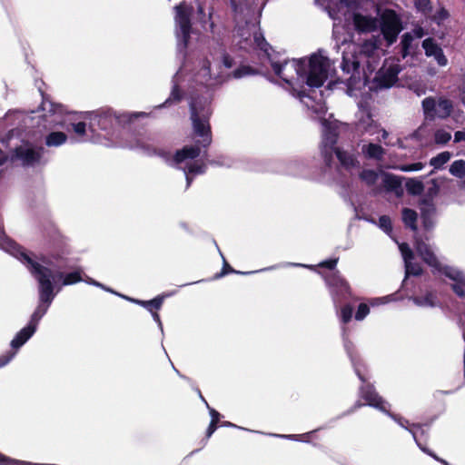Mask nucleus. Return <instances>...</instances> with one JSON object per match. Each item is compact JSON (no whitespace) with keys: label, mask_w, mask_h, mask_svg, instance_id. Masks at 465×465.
<instances>
[{"label":"nucleus","mask_w":465,"mask_h":465,"mask_svg":"<svg viewBox=\"0 0 465 465\" xmlns=\"http://www.w3.org/2000/svg\"><path fill=\"white\" fill-rule=\"evenodd\" d=\"M293 96H297L309 109L314 113L324 111L323 93L322 89H289Z\"/></svg>","instance_id":"obj_10"},{"label":"nucleus","mask_w":465,"mask_h":465,"mask_svg":"<svg viewBox=\"0 0 465 465\" xmlns=\"http://www.w3.org/2000/svg\"><path fill=\"white\" fill-rule=\"evenodd\" d=\"M322 275L335 304L346 302L352 297L350 283L339 271L322 273Z\"/></svg>","instance_id":"obj_6"},{"label":"nucleus","mask_w":465,"mask_h":465,"mask_svg":"<svg viewBox=\"0 0 465 465\" xmlns=\"http://www.w3.org/2000/svg\"><path fill=\"white\" fill-rule=\"evenodd\" d=\"M184 96L183 89H172L171 95L160 107H166L173 104L180 103Z\"/></svg>","instance_id":"obj_34"},{"label":"nucleus","mask_w":465,"mask_h":465,"mask_svg":"<svg viewBox=\"0 0 465 465\" xmlns=\"http://www.w3.org/2000/svg\"><path fill=\"white\" fill-rule=\"evenodd\" d=\"M415 249L425 263L430 267L440 270V262L428 243L421 239L416 240Z\"/></svg>","instance_id":"obj_16"},{"label":"nucleus","mask_w":465,"mask_h":465,"mask_svg":"<svg viewBox=\"0 0 465 465\" xmlns=\"http://www.w3.org/2000/svg\"><path fill=\"white\" fill-rule=\"evenodd\" d=\"M206 172V165L204 163H191L187 165L185 170L186 173L190 174H203Z\"/></svg>","instance_id":"obj_43"},{"label":"nucleus","mask_w":465,"mask_h":465,"mask_svg":"<svg viewBox=\"0 0 465 465\" xmlns=\"http://www.w3.org/2000/svg\"><path fill=\"white\" fill-rule=\"evenodd\" d=\"M370 312V307L366 303H361L355 313V320L362 321Z\"/></svg>","instance_id":"obj_46"},{"label":"nucleus","mask_w":465,"mask_h":465,"mask_svg":"<svg viewBox=\"0 0 465 465\" xmlns=\"http://www.w3.org/2000/svg\"><path fill=\"white\" fill-rule=\"evenodd\" d=\"M272 67L275 74L291 86L294 81L307 87H323L328 80L330 82L325 87H332L339 83L334 62L324 55L322 50L284 63L274 62Z\"/></svg>","instance_id":"obj_1"},{"label":"nucleus","mask_w":465,"mask_h":465,"mask_svg":"<svg viewBox=\"0 0 465 465\" xmlns=\"http://www.w3.org/2000/svg\"><path fill=\"white\" fill-rule=\"evenodd\" d=\"M398 422L401 427L405 428L407 430H409L412 434L417 445L423 452L430 455L436 460L443 463L444 465H449L446 460L438 458L436 456V454L427 447L428 433L425 430L422 429V424H420V423L410 424L408 420L401 419V418L399 419Z\"/></svg>","instance_id":"obj_11"},{"label":"nucleus","mask_w":465,"mask_h":465,"mask_svg":"<svg viewBox=\"0 0 465 465\" xmlns=\"http://www.w3.org/2000/svg\"><path fill=\"white\" fill-rule=\"evenodd\" d=\"M400 72L401 67L398 64L381 67L375 75V81L378 83L376 87H393L398 81Z\"/></svg>","instance_id":"obj_13"},{"label":"nucleus","mask_w":465,"mask_h":465,"mask_svg":"<svg viewBox=\"0 0 465 465\" xmlns=\"http://www.w3.org/2000/svg\"><path fill=\"white\" fill-rule=\"evenodd\" d=\"M7 161L6 153L0 148V166Z\"/></svg>","instance_id":"obj_64"},{"label":"nucleus","mask_w":465,"mask_h":465,"mask_svg":"<svg viewBox=\"0 0 465 465\" xmlns=\"http://www.w3.org/2000/svg\"><path fill=\"white\" fill-rule=\"evenodd\" d=\"M335 155L341 165L346 169L353 168L359 165V161L355 155L341 148L335 149Z\"/></svg>","instance_id":"obj_21"},{"label":"nucleus","mask_w":465,"mask_h":465,"mask_svg":"<svg viewBox=\"0 0 465 465\" xmlns=\"http://www.w3.org/2000/svg\"><path fill=\"white\" fill-rule=\"evenodd\" d=\"M0 465H54V464H41V463H31L27 461H22L15 459H11L0 452Z\"/></svg>","instance_id":"obj_36"},{"label":"nucleus","mask_w":465,"mask_h":465,"mask_svg":"<svg viewBox=\"0 0 465 465\" xmlns=\"http://www.w3.org/2000/svg\"><path fill=\"white\" fill-rule=\"evenodd\" d=\"M353 314V307L351 304H345L341 308V321L346 324L351 322Z\"/></svg>","instance_id":"obj_41"},{"label":"nucleus","mask_w":465,"mask_h":465,"mask_svg":"<svg viewBox=\"0 0 465 465\" xmlns=\"http://www.w3.org/2000/svg\"><path fill=\"white\" fill-rule=\"evenodd\" d=\"M335 153V149L322 148V155L326 166L331 167L333 162L332 154Z\"/></svg>","instance_id":"obj_45"},{"label":"nucleus","mask_w":465,"mask_h":465,"mask_svg":"<svg viewBox=\"0 0 465 465\" xmlns=\"http://www.w3.org/2000/svg\"><path fill=\"white\" fill-rule=\"evenodd\" d=\"M400 250L401 252L404 262L411 261L413 259L414 254L409 245L405 242L400 245Z\"/></svg>","instance_id":"obj_49"},{"label":"nucleus","mask_w":465,"mask_h":465,"mask_svg":"<svg viewBox=\"0 0 465 465\" xmlns=\"http://www.w3.org/2000/svg\"><path fill=\"white\" fill-rule=\"evenodd\" d=\"M360 178L368 185H374L378 180V173L374 170L365 169L361 172Z\"/></svg>","instance_id":"obj_35"},{"label":"nucleus","mask_w":465,"mask_h":465,"mask_svg":"<svg viewBox=\"0 0 465 465\" xmlns=\"http://www.w3.org/2000/svg\"><path fill=\"white\" fill-rule=\"evenodd\" d=\"M47 252L37 256V259L47 268L68 270L73 269L70 265L68 255L71 249L68 245L67 239L57 229L53 228L48 232L47 235Z\"/></svg>","instance_id":"obj_2"},{"label":"nucleus","mask_w":465,"mask_h":465,"mask_svg":"<svg viewBox=\"0 0 465 465\" xmlns=\"http://www.w3.org/2000/svg\"><path fill=\"white\" fill-rule=\"evenodd\" d=\"M451 157V153L448 151L440 153L436 156L432 157L430 160V164L434 167V169H440L445 163H447Z\"/></svg>","instance_id":"obj_32"},{"label":"nucleus","mask_w":465,"mask_h":465,"mask_svg":"<svg viewBox=\"0 0 465 465\" xmlns=\"http://www.w3.org/2000/svg\"><path fill=\"white\" fill-rule=\"evenodd\" d=\"M229 273H239V274H248L249 272H238L236 270H234L228 262L227 261L223 258V268L221 270L220 272L216 273L215 276H214V279H219L221 277H223Z\"/></svg>","instance_id":"obj_40"},{"label":"nucleus","mask_w":465,"mask_h":465,"mask_svg":"<svg viewBox=\"0 0 465 465\" xmlns=\"http://www.w3.org/2000/svg\"><path fill=\"white\" fill-rule=\"evenodd\" d=\"M13 355L14 354H8V355L0 357V368L5 366L10 361V359L12 358Z\"/></svg>","instance_id":"obj_63"},{"label":"nucleus","mask_w":465,"mask_h":465,"mask_svg":"<svg viewBox=\"0 0 465 465\" xmlns=\"http://www.w3.org/2000/svg\"><path fill=\"white\" fill-rule=\"evenodd\" d=\"M380 28L388 46L395 43L402 30L401 21L398 14L392 9H386L381 15Z\"/></svg>","instance_id":"obj_8"},{"label":"nucleus","mask_w":465,"mask_h":465,"mask_svg":"<svg viewBox=\"0 0 465 465\" xmlns=\"http://www.w3.org/2000/svg\"><path fill=\"white\" fill-rule=\"evenodd\" d=\"M405 188L411 195H420L424 191V184L421 181L415 178H409L406 181Z\"/></svg>","instance_id":"obj_29"},{"label":"nucleus","mask_w":465,"mask_h":465,"mask_svg":"<svg viewBox=\"0 0 465 465\" xmlns=\"http://www.w3.org/2000/svg\"><path fill=\"white\" fill-rule=\"evenodd\" d=\"M218 425L217 423H214V422H210L207 430H206V433H205V441H207V440L209 438H211V436L214 433V431L217 430L218 428Z\"/></svg>","instance_id":"obj_58"},{"label":"nucleus","mask_w":465,"mask_h":465,"mask_svg":"<svg viewBox=\"0 0 465 465\" xmlns=\"http://www.w3.org/2000/svg\"><path fill=\"white\" fill-rule=\"evenodd\" d=\"M82 114L84 119L90 121L91 129L99 128L104 131L110 130L116 124L124 126L134 123L139 118L148 116V114L144 112H124L117 114L110 108H100L95 111L84 112Z\"/></svg>","instance_id":"obj_4"},{"label":"nucleus","mask_w":465,"mask_h":465,"mask_svg":"<svg viewBox=\"0 0 465 465\" xmlns=\"http://www.w3.org/2000/svg\"><path fill=\"white\" fill-rule=\"evenodd\" d=\"M369 100H371V94L370 93H367L361 99V101L359 102L358 105H359L360 109L362 110L363 112H365L367 114V116L369 118H371V107H370Z\"/></svg>","instance_id":"obj_42"},{"label":"nucleus","mask_w":465,"mask_h":465,"mask_svg":"<svg viewBox=\"0 0 465 465\" xmlns=\"http://www.w3.org/2000/svg\"><path fill=\"white\" fill-rule=\"evenodd\" d=\"M414 5L419 12L424 15H428L432 11L430 0H414Z\"/></svg>","instance_id":"obj_39"},{"label":"nucleus","mask_w":465,"mask_h":465,"mask_svg":"<svg viewBox=\"0 0 465 465\" xmlns=\"http://www.w3.org/2000/svg\"><path fill=\"white\" fill-rule=\"evenodd\" d=\"M462 141H465V129L457 131L454 134V142L455 143H460Z\"/></svg>","instance_id":"obj_62"},{"label":"nucleus","mask_w":465,"mask_h":465,"mask_svg":"<svg viewBox=\"0 0 465 465\" xmlns=\"http://www.w3.org/2000/svg\"><path fill=\"white\" fill-rule=\"evenodd\" d=\"M45 149L40 146L34 148L28 145H20L15 148L14 157L22 162L23 166H35L40 163Z\"/></svg>","instance_id":"obj_12"},{"label":"nucleus","mask_w":465,"mask_h":465,"mask_svg":"<svg viewBox=\"0 0 465 465\" xmlns=\"http://www.w3.org/2000/svg\"><path fill=\"white\" fill-rule=\"evenodd\" d=\"M36 329L30 324H27L25 327H24L22 330H20L15 338L11 341V347L14 351H7L6 353L1 355L0 357L8 355V354H14L10 361L14 358L15 355V351L18 350L20 347H22L35 332Z\"/></svg>","instance_id":"obj_17"},{"label":"nucleus","mask_w":465,"mask_h":465,"mask_svg":"<svg viewBox=\"0 0 465 465\" xmlns=\"http://www.w3.org/2000/svg\"><path fill=\"white\" fill-rule=\"evenodd\" d=\"M253 38H254L255 44L262 51H263V52L268 51L270 45L262 34H255Z\"/></svg>","instance_id":"obj_47"},{"label":"nucleus","mask_w":465,"mask_h":465,"mask_svg":"<svg viewBox=\"0 0 465 465\" xmlns=\"http://www.w3.org/2000/svg\"><path fill=\"white\" fill-rule=\"evenodd\" d=\"M383 185L388 192H393L398 197L402 196L403 189L401 187V179L392 174V173H385L383 177Z\"/></svg>","instance_id":"obj_20"},{"label":"nucleus","mask_w":465,"mask_h":465,"mask_svg":"<svg viewBox=\"0 0 465 465\" xmlns=\"http://www.w3.org/2000/svg\"><path fill=\"white\" fill-rule=\"evenodd\" d=\"M282 438H288L294 440H303L308 441L307 438L309 437V434H292V435H281Z\"/></svg>","instance_id":"obj_56"},{"label":"nucleus","mask_w":465,"mask_h":465,"mask_svg":"<svg viewBox=\"0 0 465 465\" xmlns=\"http://www.w3.org/2000/svg\"><path fill=\"white\" fill-rule=\"evenodd\" d=\"M223 64L226 68H231L233 65V59L228 54H223Z\"/></svg>","instance_id":"obj_60"},{"label":"nucleus","mask_w":465,"mask_h":465,"mask_svg":"<svg viewBox=\"0 0 465 465\" xmlns=\"http://www.w3.org/2000/svg\"><path fill=\"white\" fill-rule=\"evenodd\" d=\"M193 5L185 1L174 6L175 35L185 48L189 45L193 32Z\"/></svg>","instance_id":"obj_5"},{"label":"nucleus","mask_w":465,"mask_h":465,"mask_svg":"<svg viewBox=\"0 0 465 465\" xmlns=\"http://www.w3.org/2000/svg\"><path fill=\"white\" fill-rule=\"evenodd\" d=\"M258 73V71L251 65L242 64L235 70H233L231 74H228V77L233 79H241L248 76L254 75Z\"/></svg>","instance_id":"obj_25"},{"label":"nucleus","mask_w":465,"mask_h":465,"mask_svg":"<svg viewBox=\"0 0 465 465\" xmlns=\"http://www.w3.org/2000/svg\"><path fill=\"white\" fill-rule=\"evenodd\" d=\"M379 226L386 232L390 233L392 232L391 220L388 215H381L379 218Z\"/></svg>","instance_id":"obj_44"},{"label":"nucleus","mask_w":465,"mask_h":465,"mask_svg":"<svg viewBox=\"0 0 465 465\" xmlns=\"http://www.w3.org/2000/svg\"><path fill=\"white\" fill-rule=\"evenodd\" d=\"M406 277L410 275L420 276L422 274L423 270L421 266L417 262H411V261L405 262Z\"/></svg>","instance_id":"obj_37"},{"label":"nucleus","mask_w":465,"mask_h":465,"mask_svg":"<svg viewBox=\"0 0 465 465\" xmlns=\"http://www.w3.org/2000/svg\"><path fill=\"white\" fill-rule=\"evenodd\" d=\"M420 205H423L422 208H435L433 203V198L426 195L423 199L420 202Z\"/></svg>","instance_id":"obj_57"},{"label":"nucleus","mask_w":465,"mask_h":465,"mask_svg":"<svg viewBox=\"0 0 465 465\" xmlns=\"http://www.w3.org/2000/svg\"><path fill=\"white\" fill-rule=\"evenodd\" d=\"M362 152L367 158L378 161L381 160L383 155L385 154V150L382 148L381 145L372 143L364 145L362 148Z\"/></svg>","instance_id":"obj_23"},{"label":"nucleus","mask_w":465,"mask_h":465,"mask_svg":"<svg viewBox=\"0 0 465 465\" xmlns=\"http://www.w3.org/2000/svg\"><path fill=\"white\" fill-rule=\"evenodd\" d=\"M451 139L450 133L443 130L438 129L434 133V141L437 144H446Z\"/></svg>","instance_id":"obj_38"},{"label":"nucleus","mask_w":465,"mask_h":465,"mask_svg":"<svg viewBox=\"0 0 465 465\" xmlns=\"http://www.w3.org/2000/svg\"><path fill=\"white\" fill-rule=\"evenodd\" d=\"M413 35L411 33H405L401 36V54L402 58H406L407 56L413 54L415 50L418 48V45H413Z\"/></svg>","instance_id":"obj_22"},{"label":"nucleus","mask_w":465,"mask_h":465,"mask_svg":"<svg viewBox=\"0 0 465 465\" xmlns=\"http://www.w3.org/2000/svg\"><path fill=\"white\" fill-rule=\"evenodd\" d=\"M421 218L425 227L430 223V217L433 214L435 208H421Z\"/></svg>","instance_id":"obj_48"},{"label":"nucleus","mask_w":465,"mask_h":465,"mask_svg":"<svg viewBox=\"0 0 465 465\" xmlns=\"http://www.w3.org/2000/svg\"><path fill=\"white\" fill-rule=\"evenodd\" d=\"M413 302L419 306L434 307L436 305L437 297L432 292H428L423 296L413 297Z\"/></svg>","instance_id":"obj_31"},{"label":"nucleus","mask_w":465,"mask_h":465,"mask_svg":"<svg viewBox=\"0 0 465 465\" xmlns=\"http://www.w3.org/2000/svg\"><path fill=\"white\" fill-rule=\"evenodd\" d=\"M64 270L52 269L51 282L62 280V284L72 285L83 281V270L80 267L75 268L73 272L64 273Z\"/></svg>","instance_id":"obj_15"},{"label":"nucleus","mask_w":465,"mask_h":465,"mask_svg":"<svg viewBox=\"0 0 465 465\" xmlns=\"http://www.w3.org/2000/svg\"><path fill=\"white\" fill-rule=\"evenodd\" d=\"M424 163L421 162L409 163V164H403L400 167V169L402 172H414V171H420L423 169Z\"/></svg>","instance_id":"obj_50"},{"label":"nucleus","mask_w":465,"mask_h":465,"mask_svg":"<svg viewBox=\"0 0 465 465\" xmlns=\"http://www.w3.org/2000/svg\"><path fill=\"white\" fill-rule=\"evenodd\" d=\"M201 144L195 142L193 145H186L182 149L177 150L173 155V161L176 163H181L186 159H195L201 154Z\"/></svg>","instance_id":"obj_19"},{"label":"nucleus","mask_w":465,"mask_h":465,"mask_svg":"<svg viewBox=\"0 0 465 465\" xmlns=\"http://www.w3.org/2000/svg\"><path fill=\"white\" fill-rule=\"evenodd\" d=\"M355 372L361 381L363 382L359 388L360 398L365 401V404L389 414L390 404L379 395L373 384L367 382L366 377L358 368L355 369Z\"/></svg>","instance_id":"obj_7"},{"label":"nucleus","mask_w":465,"mask_h":465,"mask_svg":"<svg viewBox=\"0 0 465 465\" xmlns=\"http://www.w3.org/2000/svg\"><path fill=\"white\" fill-rule=\"evenodd\" d=\"M450 173L458 178H463L465 176V161L456 160L450 166Z\"/></svg>","instance_id":"obj_33"},{"label":"nucleus","mask_w":465,"mask_h":465,"mask_svg":"<svg viewBox=\"0 0 465 465\" xmlns=\"http://www.w3.org/2000/svg\"><path fill=\"white\" fill-rule=\"evenodd\" d=\"M422 108L426 118L433 120L435 117L445 119L452 112V103L446 98H440L438 102L433 97H427L422 101Z\"/></svg>","instance_id":"obj_9"},{"label":"nucleus","mask_w":465,"mask_h":465,"mask_svg":"<svg viewBox=\"0 0 465 465\" xmlns=\"http://www.w3.org/2000/svg\"><path fill=\"white\" fill-rule=\"evenodd\" d=\"M431 186L427 191V195L430 197L436 196L440 192V186L435 179L431 180Z\"/></svg>","instance_id":"obj_54"},{"label":"nucleus","mask_w":465,"mask_h":465,"mask_svg":"<svg viewBox=\"0 0 465 465\" xmlns=\"http://www.w3.org/2000/svg\"><path fill=\"white\" fill-rule=\"evenodd\" d=\"M207 407L210 410L211 422L219 424L220 419H221V414L216 410L210 408L208 405H207Z\"/></svg>","instance_id":"obj_59"},{"label":"nucleus","mask_w":465,"mask_h":465,"mask_svg":"<svg viewBox=\"0 0 465 465\" xmlns=\"http://www.w3.org/2000/svg\"><path fill=\"white\" fill-rule=\"evenodd\" d=\"M411 35L413 38H422L426 35V32L421 26H417L412 30Z\"/></svg>","instance_id":"obj_61"},{"label":"nucleus","mask_w":465,"mask_h":465,"mask_svg":"<svg viewBox=\"0 0 465 465\" xmlns=\"http://www.w3.org/2000/svg\"><path fill=\"white\" fill-rule=\"evenodd\" d=\"M402 221L407 227H410L412 231H416L417 227V213L410 208L402 209Z\"/></svg>","instance_id":"obj_27"},{"label":"nucleus","mask_w":465,"mask_h":465,"mask_svg":"<svg viewBox=\"0 0 465 465\" xmlns=\"http://www.w3.org/2000/svg\"><path fill=\"white\" fill-rule=\"evenodd\" d=\"M339 262V258H331L325 261H322L319 263V266L322 268H327L332 272L336 271L335 268Z\"/></svg>","instance_id":"obj_51"},{"label":"nucleus","mask_w":465,"mask_h":465,"mask_svg":"<svg viewBox=\"0 0 465 465\" xmlns=\"http://www.w3.org/2000/svg\"><path fill=\"white\" fill-rule=\"evenodd\" d=\"M67 141V135L64 132H52L45 137V144L49 147L60 146Z\"/></svg>","instance_id":"obj_26"},{"label":"nucleus","mask_w":465,"mask_h":465,"mask_svg":"<svg viewBox=\"0 0 465 465\" xmlns=\"http://www.w3.org/2000/svg\"><path fill=\"white\" fill-rule=\"evenodd\" d=\"M422 48L424 49L427 57H434L440 66H445L448 64V59L443 53L442 48L436 43L432 37H428L422 41Z\"/></svg>","instance_id":"obj_14"},{"label":"nucleus","mask_w":465,"mask_h":465,"mask_svg":"<svg viewBox=\"0 0 465 465\" xmlns=\"http://www.w3.org/2000/svg\"><path fill=\"white\" fill-rule=\"evenodd\" d=\"M190 113L193 134L202 138L197 143L203 148L209 147L213 141L209 123L212 114L210 100L207 97L193 94L190 102Z\"/></svg>","instance_id":"obj_3"},{"label":"nucleus","mask_w":465,"mask_h":465,"mask_svg":"<svg viewBox=\"0 0 465 465\" xmlns=\"http://www.w3.org/2000/svg\"><path fill=\"white\" fill-rule=\"evenodd\" d=\"M449 16H450L449 12L444 7H441L434 15L433 20L435 22H437L438 24H440V22L446 20Z\"/></svg>","instance_id":"obj_53"},{"label":"nucleus","mask_w":465,"mask_h":465,"mask_svg":"<svg viewBox=\"0 0 465 465\" xmlns=\"http://www.w3.org/2000/svg\"><path fill=\"white\" fill-rule=\"evenodd\" d=\"M440 271L449 279L465 286V275L461 271L455 270L449 266H445L443 269L440 268Z\"/></svg>","instance_id":"obj_30"},{"label":"nucleus","mask_w":465,"mask_h":465,"mask_svg":"<svg viewBox=\"0 0 465 465\" xmlns=\"http://www.w3.org/2000/svg\"><path fill=\"white\" fill-rule=\"evenodd\" d=\"M73 131L79 136H83L86 132V124L84 122H78L72 124Z\"/></svg>","instance_id":"obj_52"},{"label":"nucleus","mask_w":465,"mask_h":465,"mask_svg":"<svg viewBox=\"0 0 465 465\" xmlns=\"http://www.w3.org/2000/svg\"><path fill=\"white\" fill-rule=\"evenodd\" d=\"M352 21L355 30L359 33H371L377 29V19L374 17L355 13Z\"/></svg>","instance_id":"obj_18"},{"label":"nucleus","mask_w":465,"mask_h":465,"mask_svg":"<svg viewBox=\"0 0 465 465\" xmlns=\"http://www.w3.org/2000/svg\"><path fill=\"white\" fill-rule=\"evenodd\" d=\"M338 142V133L333 128H327L323 134L322 147L329 149H336Z\"/></svg>","instance_id":"obj_28"},{"label":"nucleus","mask_w":465,"mask_h":465,"mask_svg":"<svg viewBox=\"0 0 465 465\" xmlns=\"http://www.w3.org/2000/svg\"><path fill=\"white\" fill-rule=\"evenodd\" d=\"M462 284L460 283H454L451 285V289L452 291L454 292L455 294H457L460 298H463L465 297V291L464 289L462 288Z\"/></svg>","instance_id":"obj_55"},{"label":"nucleus","mask_w":465,"mask_h":465,"mask_svg":"<svg viewBox=\"0 0 465 465\" xmlns=\"http://www.w3.org/2000/svg\"><path fill=\"white\" fill-rule=\"evenodd\" d=\"M165 296L164 295H158L155 298L149 300V301H143V300H132L134 302L141 305L142 307L145 308L147 311H149L151 313L153 312H157L161 309L163 306V301Z\"/></svg>","instance_id":"obj_24"}]
</instances>
